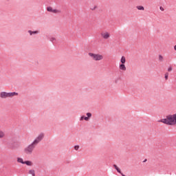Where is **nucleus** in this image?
Returning <instances> with one entry per match:
<instances>
[{"instance_id": "7", "label": "nucleus", "mask_w": 176, "mask_h": 176, "mask_svg": "<svg viewBox=\"0 0 176 176\" xmlns=\"http://www.w3.org/2000/svg\"><path fill=\"white\" fill-rule=\"evenodd\" d=\"M47 12H50V13H55L56 14L61 13V10L54 9L52 7H47Z\"/></svg>"}, {"instance_id": "19", "label": "nucleus", "mask_w": 176, "mask_h": 176, "mask_svg": "<svg viewBox=\"0 0 176 176\" xmlns=\"http://www.w3.org/2000/svg\"><path fill=\"white\" fill-rule=\"evenodd\" d=\"M158 60H159V61H160L162 63V62L164 61V57H163V56H162V55H159Z\"/></svg>"}, {"instance_id": "16", "label": "nucleus", "mask_w": 176, "mask_h": 176, "mask_svg": "<svg viewBox=\"0 0 176 176\" xmlns=\"http://www.w3.org/2000/svg\"><path fill=\"white\" fill-rule=\"evenodd\" d=\"M17 162L18 163H21L22 164H24L25 162L21 157H17Z\"/></svg>"}, {"instance_id": "20", "label": "nucleus", "mask_w": 176, "mask_h": 176, "mask_svg": "<svg viewBox=\"0 0 176 176\" xmlns=\"http://www.w3.org/2000/svg\"><path fill=\"white\" fill-rule=\"evenodd\" d=\"M165 79L167 80L168 79V73L165 74Z\"/></svg>"}, {"instance_id": "12", "label": "nucleus", "mask_w": 176, "mask_h": 176, "mask_svg": "<svg viewBox=\"0 0 176 176\" xmlns=\"http://www.w3.org/2000/svg\"><path fill=\"white\" fill-rule=\"evenodd\" d=\"M28 174H30L32 176H35V170L34 169H30L28 170Z\"/></svg>"}, {"instance_id": "25", "label": "nucleus", "mask_w": 176, "mask_h": 176, "mask_svg": "<svg viewBox=\"0 0 176 176\" xmlns=\"http://www.w3.org/2000/svg\"><path fill=\"white\" fill-rule=\"evenodd\" d=\"M174 50L176 52V45L174 46Z\"/></svg>"}, {"instance_id": "17", "label": "nucleus", "mask_w": 176, "mask_h": 176, "mask_svg": "<svg viewBox=\"0 0 176 176\" xmlns=\"http://www.w3.org/2000/svg\"><path fill=\"white\" fill-rule=\"evenodd\" d=\"M113 167L114 168H116V170H117L118 173H119L120 174H122V171L120 170V168H119V167H118L116 164H114Z\"/></svg>"}, {"instance_id": "22", "label": "nucleus", "mask_w": 176, "mask_h": 176, "mask_svg": "<svg viewBox=\"0 0 176 176\" xmlns=\"http://www.w3.org/2000/svg\"><path fill=\"white\" fill-rule=\"evenodd\" d=\"M160 10L162 12H164V8H163L162 6H160Z\"/></svg>"}, {"instance_id": "11", "label": "nucleus", "mask_w": 176, "mask_h": 176, "mask_svg": "<svg viewBox=\"0 0 176 176\" xmlns=\"http://www.w3.org/2000/svg\"><path fill=\"white\" fill-rule=\"evenodd\" d=\"M28 33L30 34V35H35L36 34H39V31L36 30V31H31V30H28Z\"/></svg>"}, {"instance_id": "23", "label": "nucleus", "mask_w": 176, "mask_h": 176, "mask_svg": "<svg viewBox=\"0 0 176 176\" xmlns=\"http://www.w3.org/2000/svg\"><path fill=\"white\" fill-rule=\"evenodd\" d=\"M74 149L75 151H78L79 149V146H75Z\"/></svg>"}, {"instance_id": "24", "label": "nucleus", "mask_w": 176, "mask_h": 176, "mask_svg": "<svg viewBox=\"0 0 176 176\" xmlns=\"http://www.w3.org/2000/svg\"><path fill=\"white\" fill-rule=\"evenodd\" d=\"M96 9H97V6H95L94 8H92V10H96Z\"/></svg>"}, {"instance_id": "9", "label": "nucleus", "mask_w": 176, "mask_h": 176, "mask_svg": "<svg viewBox=\"0 0 176 176\" xmlns=\"http://www.w3.org/2000/svg\"><path fill=\"white\" fill-rule=\"evenodd\" d=\"M119 69H120V71H126L127 69L126 68V65L122 63L119 66Z\"/></svg>"}, {"instance_id": "2", "label": "nucleus", "mask_w": 176, "mask_h": 176, "mask_svg": "<svg viewBox=\"0 0 176 176\" xmlns=\"http://www.w3.org/2000/svg\"><path fill=\"white\" fill-rule=\"evenodd\" d=\"M161 123H164V124H168V126H175L176 124V113L173 115H168L166 118L160 120Z\"/></svg>"}, {"instance_id": "14", "label": "nucleus", "mask_w": 176, "mask_h": 176, "mask_svg": "<svg viewBox=\"0 0 176 176\" xmlns=\"http://www.w3.org/2000/svg\"><path fill=\"white\" fill-rule=\"evenodd\" d=\"M136 8L138 9V10H145V8H144L143 6H137Z\"/></svg>"}, {"instance_id": "1", "label": "nucleus", "mask_w": 176, "mask_h": 176, "mask_svg": "<svg viewBox=\"0 0 176 176\" xmlns=\"http://www.w3.org/2000/svg\"><path fill=\"white\" fill-rule=\"evenodd\" d=\"M43 138H45V133H39L30 144L24 148L23 153H25V155H32L34 149H35V146H36L38 144L43 140Z\"/></svg>"}, {"instance_id": "15", "label": "nucleus", "mask_w": 176, "mask_h": 176, "mask_svg": "<svg viewBox=\"0 0 176 176\" xmlns=\"http://www.w3.org/2000/svg\"><path fill=\"white\" fill-rule=\"evenodd\" d=\"M120 63L122 64H126V57L122 56L120 59Z\"/></svg>"}, {"instance_id": "10", "label": "nucleus", "mask_w": 176, "mask_h": 176, "mask_svg": "<svg viewBox=\"0 0 176 176\" xmlns=\"http://www.w3.org/2000/svg\"><path fill=\"white\" fill-rule=\"evenodd\" d=\"M6 137V134L3 131L0 130V140H2V138H5Z\"/></svg>"}, {"instance_id": "13", "label": "nucleus", "mask_w": 176, "mask_h": 176, "mask_svg": "<svg viewBox=\"0 0 176 176\" xmlns=\"http://www.w3.org/2000/svg\"><path fill=\"white\" fill-rule=\"evenodd\" d=\"M24 164H26L27 166H34V163L31 161H25Z\"/></svg>"}, {"instance_id": "21", "label": "nucleus", "mask_w": 176, "mask_h": 176, "mask_svg": "<svg viewBox=\"0 0 176 176\" xmlns=\"http://www.w3.org/2000/svg\"><path fill=\"white\" fill-rule=\"evenodd\" d=\"M171 71H173V67H169L168 68V72H171Z\"/></svg>"}, {"instance_id": "5", "label": "nucleus", "mask_w": 176, "mask_h": 176, "mask_svg": "<svg viewBox=\"0 0 176 176\" xmlns=\"http://www.w3.org/2000/svg\"><path fill=\"white\" fill-rule=\"evenodd\" d=\"M19 96V93L16 92H6L2 91L0 93V98L5 99V98H13V97Z\"/></svg>"}, {"instance_id": "18", "label": "nucleus", "mask_w": 176, "mask_h": 176, "mask_svg": "<svg viewBox=\"0 0 176 176\" xmlns=\"http://www.w3.org/2000/svg\"><path fill=\"white\" fill-rule=\"evenodd\" d=\"M113 167L114 168H116V170H117L118 173H119L120 174H122V171L120 170V168H119V167H118L116 164H114Z\"/></svg>"}, {"instance_id": "3", "label": "nucleus", "mask_w": 176, "mask_h": 176, "mask_svg": "<svg viewBox=\"0 0 176 176\" xmlns=\"http://www.w3.org/2000/svg\"><path fill=\"white\" fill-rule=\"evenodd\" d=\"M161 123H164V124H168V126H175L176 124V113L173 115H168L166 118L160 120Z\"/></svg>"}, {"instance_id": "8", "label": "nucleus", "mask_w": 176, "mask_h": 176, "mask_svg": "<svg viewBox=\"0 0 176 176\" xmlns=\"http://www.w3.org/2000/svg\"><path fill=\"white\" fill-rule=\"evenodd\" d=\"M87 117H85V116H82L80 117V120H86V122H89V120H90V118H91V113H87Z\"/></svg>"}, {"instance_id": "4", "label": "nucleus", "mask_w": 176, "mask_h": 176, "mask_svg": "<svg viewBox=\"0 0 176 176\" xmlns=\"http://www.w3.org/2000/svg\"><path fill=\"white\" fill-rule=\"evenodd\" d=\"M88 56H89L94 61H102V60H104V55L100 53L89 52Z\"/></svg>"}, {"instance_id": "6", "label": "nucleus", "mask_w": 176, "mask_h": 176, "mask_svg": "<svg viewBox=\"0 0 176 176\" xmlns=\"http://www.w3.org/2000/svg\"><path fill=\"white\" fill-rule=\"evenodd\" d=\"M100 36L103 38V39H109L111 38V34L109 32H102L100 33Z\"/></svg>"}, {"instance_id": "26", "label": "nucleus", "mask_w": 176, "mask_h": 176, "mask_svg": "<svg viewBox=\"0 0 176 176\" xmlns=\"http://www.w3.org/2000/svg\"><path fill=\"white\" fill-rule=\"evenodd\" d=\"M120 174H121V175H122V176H126V175H124L123 173H121Z\"/></svg>"}]
</instances>
